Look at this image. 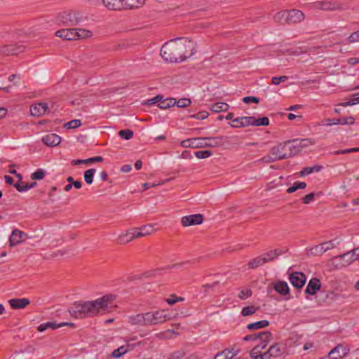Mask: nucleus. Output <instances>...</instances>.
<instances>
[{
    "label": "nucleus",
    "mask_w": 359,
    "mask_h": 359,
    "mask_svg": "<svg viewBox=\"0 0 359 359\" xmlns=\"http://www.w3.org/2000/svg\"><path fill=\"white\" fill-rule=\"evenodd\" d=\"M227 137H194L182 140L180 146L184 148H203V147H217L223 146L224 140Z\"/></svg>",
    "instance_id": "3"
},
{
    "label": "nucleus",
    "mask_w": 359,
    "mask_h": 359,
    "mask_svg": "<svg viewBox=\"0 0 359 359\" xmlns=\"http://www.w3.org/2000/svg\"><path fill=\"white\" fill-rule=\"evenodd\" d=\"M64 326H69V327H71L72 328L75 327L74 323H71V322H62L60 323H57L56 322L49 321V322H46V323L40 324L37 328V330L39 332H42L48 328H50L52 330H55L57 328L62 327Z\"/></svg>",
    "instance_id": "15"
},
{
    "label": "nucleus",
    "mask_w": 359,
    "mask_h": 359,
    "mask_svg": "<svg viewBox=\"0 0 359 359\" xmlns=\"http://www.w3.org/2000/svg\"><path fill=\"white\" fill-rule=\"evenodd\" d=\"M269 325V322L266 320H262L252 323H249L247 325V328L250 330H259L266 327Z\"/></svg>",
    "instance_id": "34"
},
{
    "label": "nucleus",
    "mask_w": 359,
    "mask_h": 359,
    "mask_svg": "<svg viewBox=\"0 0 359 359\" xmlns=\"http://www.w3.org/2000/svg\"><path fill=\"white\" fill-rule=\"evenodd\" d=\"M194 155L198 158H206L212 155V152L210 150H201L194 152Z\"/></svg>",
    "instance_id": "50"
},
{
    "label": "nucleus",
    "mask_w": 359,
    "mask_h": 359,
    "mask_svg": "<svg viewBox=\"0 0 359 359\" xmlns=\"http://www.w3.org/2000/svg\"><path fill=\"white\" fill-rule=\"evenodd\" d=\"M295 140L298 141V144L301 146V151L303 148L309 147V145H312L314 144V141L312 139L306 138V139H295Z\"/></svg>",
    "instance_id": "47"
},
{
    "label": "nucleus",
    "mask_w": 359,
    "mask_h": 359,
    "mask_svg": "<svg viewBox=\"0 0 359 359\" xmlns=\"http://www.w3.org/2000/svg\"><path fill=\"white\" fill-rule=\"evenodd\" d=\"M189 262H190L189 261H187V262H184L174 264L172 265H168V266H166L164 269H156L153 271H147V272L144 273V275L146 277L154 276L157 274H161V271H163L164 269H170L177 268V267L182 266L185 264H188Z\"/></svg>",
    "instance_id": "29"
},
{
    "label": "nucleus",
    "mask_w": 359,
    "mask_h": 359,
    "mask_svg": "<svg viewBox=\"0 0 359 359\" xmlns=\"http://www.w3.org/2000/svg\"><path fill=\"white\" fill-rule=\"evenodd\" d=\"M264 260V259H262L261 255L252 259L248 264V269H256L260 266H262L265 264Z\"/></svg>",
    "instance_id": "40"
},
{
    "label": "nucleus",
    "mask_w": 359,
    "mask_h": 359,
    "mask_svg": "<svg viewBox=\"0 0 359 359\" xmlns=\"http://www.w3.org/2000/svg\"><path fill=\"white\" fill-rule=\"evenodd\" d=\"M45 173L43 169L39 168L31 175V178L34 180H41L44 177Z\"/></svg>",
    "instance_id": "48"
},
{
    "label": "nucleus",
    "mask_w": 359,
    "mask_h": 359,
    "mask_svg": "<svg viewBox=\"0 0 359 359\" xmlns=\"http://www.w3.org/2000/svg\"><path fill=\"white\" fill-rule=\"evenodd\" d=\"M335 246L334 241H330L311 248L309 250V253L315 256L321 255L326 251L334 248Z\"/></svg>",
    "instance_id": "11"
},
{
    "label": "nucleus",
    "mask_w": 359,
    "mask_h": 359,
    "mask_svg": "<svg viewBox=\"0 0 359 359\" xmlns=\"http://www.w3.org/2000/svg\"><path fill=\"white\" fill-rule=\"evenodd\" d=\"M118 135L121 138L128 140L133 137V131L129 129L121 130Z\"/></svg>",
    "instance_id": "46"
},
{
    "label": "nucleus",
    "mask_w": 359,
    "mask_h": 359,
    "mask_svg": "<svg viewBox=\"0 0 359 359\" xmlns=\"http://www.w3.org/2000/svg\"><path fill=\"white\" fill-rule=\"evenodd\" d=\"M358 250L359 248L354 249L353 254H351V252H347L342 255L335 256L330 261L336 268H341L342 266H348L353 262V257L355 256V252Z\"/></svg>",
    "instance_id": "8"
},
{
    "label": "nucleus",
    "mask_w": 359,
    "mask_h": 359,
    "mask_svg": "<svg viewBox=\"0 0 359 359\" xmlns=\"http://www.w3.org/2000/svg\"><path fill=\"white\" fill-rule=\"evenodd\" d=\"M289 280L294 287L300 290L305 285L306 278L302 272H294L290 275Z\"/></svg>",
    "instance_id": "13"
},
{
    "label": "nucleus",
    "mask_w": 359,
    "mask_h": 359,
    "mask_svg": "<svg viewBox=\"0 0 359 359\" xmlns=\"http://www.w3.org/2000/svg\"><path fill=\"white\" fill-rule=\"evenodd\" d=\"M48 105L46 103L40 102L35 104H32L30 107V113L33 116H40L46 111Z\"/></svg>",
    "instance_id": "23"
},
{
    "label": "nucleus",
    "mask_w": 359,
    "mask_h": 359,
    "mask_svg": "<svg viewBox=\"0 0 359 359\" xmlns=\"http://www.w3.org/2000/svg\"><path fill=\"white\" fill-rule=\"evenodd\" d=\"M322 169L323 166L319 165H315L312 167H306L300 172V176L304 177L313 172H320Z\"/></svg>",
    "instance_id": "39"
},
{
    "label": "nucleus",
    "mask_w": 359,
    "mask_h": 359,
    "mask_svg": "<svg viewBox=\"0 0 359 359\" xmlns=\"http://www.w3.org/2000/svg\"><path fill=\"white\" fill-rule=\"evenodd\" d=\"M82 18L79 13L74 11H65L60 13L58 16V20L64 26H75L81 22Z\"/></svg>",
    "instance_id": "7"
},
{
    "label": "nucleus",
    "mask_w": 359,
    "mask_h": 359,
    "mask_svg": "<svg viewBox=\"0 0 359 359\" xmlns=\"http://www.w3.org/2000/svg\"><path fill=\"white\" fill-rule=\"evenodd\" d=\"M26 46L21 43L4 45L0 47V55H15L23 53Z\"/></svg>",
    "instance_id": "9"
},
{
    "label": "nucleus",
    "mask_w": 359,
    "mask_h": 359,
    "mask_svg": "<svg viewBox=\"0 0 359 359\" xmlns=\"http://www.w3.org/2000/svg\"><path fill=\"white\" fill-rule=\"evenodd\" d=\"M71 316L76 318H84L93 317L101 313L97 301H79L75 302L69 309Z\"/></svg>",
    "instance_id": "2"
},
{
    "label": "nucleus",
    "mask_w": 359,
    "mask_h": 359,
    "mask_svg": "<svg viewBox=\"0 0 359 359\" xmlns=\"http://www.w3.org/2000/svg\"><path fill=\"white\" fill-rule=\"evenodd\" d=\"M271 336L269 337H267L266 339H265L264 337H259L258 339L260 340V343L252 348V350L250 352V355L258 354L259 353H260L263 349H264L267 346L269 342L271 340Z\"/></svg>",
    "instance_id": "27"
},
{
    "label": "nucleus",
    "mask_w": 359,
    "mask_h": 359,
    "mask_svg": "<svg viewBox=\"0 0 359 359\" xmlns=\"http://www.w3.org/2000/svg\"><path fill=\"white\" fill-rule=\"evenodd\" d=\"M270 336H271V332L266 330V331L261 332L258 334L246 335L243 338V340L245 341H255V340H257L259 337H264L265 339H266L267 337H269Z\"/></svg>",
    "instance_id": "32"
},
{
    "label": "nucleus",
    "mask_w": 359,
    "mask_h": 359,
    "mask_svg": "<svg viewBox=\"0 0 359 359\" xmlns=\"http://www.w3.org/2000/svg\"><path fill=\"white\" fill-rule=\"evenodd\" d=\"M147 323L148 325L163 323L172 318V315L165 310L147 312Z\"/></svg>",
    "instance_id": "5"
},
{
    "label": "nucleus",
    "mask_w": 359,
    "mask_h": 359,
    "mask_svg": "<svg viewBox=\"0 0 359 359\" xmlns=\"http://www.w3.org/2000/svg\"><path fill=\"white\" fill-rule=\"evenodd\" d=\"M241 120V125H231L232 128H242L246 127L249 126H254L253 120L254 116H241L240 117Z\"/></svg>",
    "instance_id": "35"
},
{
    "label": "nucleus",
    "mask_w": 359,
    "mask_h": 359,
    "mask_svg": "<svg viewBox=\"0 0 359 359\" xmlns=\"http://www.w3.org/2000/svg\"><path fill=\"white\" fill-rule=\"evenodd\" d=\"M288 79V77L286 76H281L278 77H272L271 83L273 85H278L280 82H285Z\"/></svg>",
    "instance_id": "60"
},
{
    "label": "nucleus",
    "mask_w": 359,
    "mask_h": 359,
    "mask_svg": "<svg viewBox=\"0 0 359 359\" xmlns=\"http://www.w3.org/2000/svg\"><path fill=\"white\" fill-rule=\"evenodd\" d=\"M147 316V313L132 316L129 317L128 321L131 325H148Z\"/></svg>",
    "instance_id": "25"
},
{
    "label": "nucleus",
    "mask_w": 359,
    "mask_h": 359,
    "mask_svg": "<svg viewBox=\"0 0 359 359\" xmlns=\"http://www.w3.org/2000/svg\"><path fill=\"white\" fill-rule=\"evenodd\" d=\"M306 187V183L304 182H295L293 185L287 189V193L292 194L297 189H303Z\"/></svg>",
    "instance_id": "41"
},
{
    "label": "nucleus",
    "mask_w": 359,
    "mask_h": 359,
    "mask_svg": "<svg viewBox=\"0 0 359 359\" xmlns=\"http://www.w3.org/2000/svg\"><path fill=\"white\" fill-rule=\"evenodd\" d=\"M81 125V121L79 119L72 120L67 123H65V126L68 129H74L77 128Z\"/></svg>",
    "instance_id": "52"
},
{
    "label": "nucleus",
    "mask_w": 359,
    "mask_h": 359,
    "mask_svg": "<svg viewBox=\"0 0 359 359\" xmlns=\"http://www.w3.org/2000/svg\"><path fill=\"white\" fill-rule=\"evenodd\" d=\"M286 149L287 145H285V142L280 143L271 149L270 154L275 156L276 157H278V156H282L284 154H287V151Z\"/></svg>",
    "instance_id": "31"
},
{
    "label": "nucleus",
    "mask_w": 359,
    "mask_h": 359,
    "mask_svg": "<svg viewBox=\"0 0 359 359\" xmlns=\"http://www.w3.org/2000/svg\"><path fill=\"white\" fill-rule=\"evenodd\" d=\"M95 173V169L90 168L84 172L83 177L88 184H91L93 182V177Z\"/></svg>",
    "instance_id": "44"
},
{
    "label": "nucleus",
    "mask_w": 359,
    "mask_h": 359,
    "mask_svg": "<svg viewBox=\"0 0 359 359\" xmlns=\"http://www.w3.org/2000/svg\"><path fill=\"white\" fill-rule=\"evenodd\" d=\"M127 352V349L125 348L124 346H121L119 347L118 348L114 350L113 352H112V356L114 357V358H119L120 356H121L122 355H123L124 353H126Z\"/></svg>",
    "instance_id": "55"
},
{
    "label": "nucleus",
    "mask_w": 359,
    "mask_h": 359,
    "mask_svg": "<svg viewBox=\"0 0 359 359\" xmlns=\"http://www.w3.org/2000/svg\"><path fill=\"white\" fill-rule=\"evenodd\" d=\"M42 142L48 147H55L61 142V137L55 133H50L42 137Z\"/></svg>",
    "instance_id": "21"
},
{
    "label": "nucleus",
    "mask_w": 359,
    "mask_h": 359,
    "mask_svg": "<svg viewBox=\"0 0 359 359\" xmlns=\"http://www.w3.org/2000/svg\"><path fill=\"white\" fill-rule=\"evenodd\" d=\"M253 123L255 126H266L269 125V120L267 117L265 116L259 118H256L254 116Z\"/></svg>",
    "instance_id": "45"
},
{
    "label": "nucleus",
    "mask_w": 359,
    "mask_h": 359,
    "mask_svg": "<svg viewBox=\"0 0 359 359\" xmlns=\"http://www.w3.org/2000/svg\"><path fill=\"white\" fill-rule=\"evenodd\" d=\"M283 253V250L280 249H275L273 250H270L267 252L263 253L261 255L264 262V263L272 262L274 259Z\"/></svg>",
    "instance_id": "28"
},
{
    "label": "nucleus",
    "mask_w": 359,
    "mask_h": 359,
    "mask_svg": "<svg viewBox=\"0 0 359 359\" xmlns=\"http://www.w3.org/2000/svg\"><path fill=\"white\" fill-rule=\"evenodd\" d=\"M321 283L317 278H311L306 287L305 293L310 295H314L320 290Z\"/></svg>",
    "instance_id": "18"
},
{
    "label": "nucleus",
    "mask_w": 359,
    "mask_h": 359,
    "mask_svg": "<svg viewBox=\"0 0 359 359\" xmlns=\"http://www.w3.org/2000/svg\"><path fill=\"white\" fill-rule=\"evenodd\" d=\"M176 103V100L175 98H167L162 99L161 102L158 104V107L160 109H168L171 107H173Z\"/></svg>",
    "instance_id": "38"
},
{
    "label": "nucleus",
    "mask_w": 359,
    "mask_h": 359,
    "mask_svg": "<svg viewBox=\"0 0 359 359\" xmlns=\"http://www.w3.org/2000/svg\"><path fill=\"white\" fill-rule=\"evenodd\" d=\"M349 352V348L341 344H339L332 348L327 355L330 359H341Z\"/></svg>",
    "instance_id": "16"
},
{
    "label": "nucleus",
    "mask_w": 359,
    "mask_h": 359,
    "mask_svg": "<svg viewBox=\"0 0 359 359\" xmlns=\"http://www.w3.org/2000/svg\"><path fill=\"white\" fill-rule=\"evenodd\" d=\"M358 102H359V97L353 98L351 101L340 103L339 105H341L342 107H347V106L356 104Z\"/></svg>",
    "instance_id": "64"
},
{
    "label": "nucleus",
    "mask_w": 359,
    "mask_h": 359,
    "mask_svg": "<svg viewBox=\"0 0 359 359\" xmlns=\"http://www.w3.org/2000/svg\"><path fill=\"white\" fill-rule=\"evenodd\" d=\"M229 108L228 104L224 102H217L211 105L210 109L213 112L226 111Z\"/></svg>",
    "instance_id": "36"
},
{
    "label": "nucleus",
    "mask_w": 359,
    "mask_h": 359,
    "mask_svg": "<svg viewBox=\"0 0 359 359\" xmlns=\"http://www.w3.org/2000/svg\"><path fill=\"white\" fill-rule=\"evenodd\" d=\"M25 182H23L22 181L21 182H19L18 181L16 183H15L13 184V187L19 191V192H22V191H25Z\"/></svg>",
    "instance_id": "63"
},
{
    "label": "nucleus",
    "mask_w": 359,
    "mask_h": 359,
    "mask_svg": "<svg viewBox=\"0 0 359 359\" xmlns=\"http://www.w3.org/2000/svg\"><path fill=\"white\" fill-rule=\"evenodd\" d=\"M315 197V193L311 192L309 194H306L302 198V202L304 204H309L311 201H312L314 199Z\"/></svg>",
    "instance_id": "62"
},
{
    "label": "nucleus",
    "mask_w": 359,
    "mask_h": 359,
    "mask_svg": "<svg viewBox=\"0 0 359 359\" xmlns=\"http://www.w3.org/2000/svg\"><path fill=\"white\" fill-rule=\"evenodd\" d=\"M259 309V307H256L254 305L245 306L242 309L241 315L243 316H249L254 314Z\"/></svg>",
    "instance_id": "43"
},
{
    "label": "nucleus",
    "mask_w": 359,
    "mask_h": 359,
    "mask_svg": "<svg viewBox=\"0 0 359 359\" xmlns=\"http://www.w3.org/2000/svg\"><path fill=\"white\" fill-rule=\"evenodd\" d=\"M276 18L283 20L288 24H294L301 22L304 18V13L299 10L283 11L276 15Z\"/></svg>",
    "instance_id": "6"
},
{
    "label": "nucleus",
    "mask_w": 359,
    "mask_h": 359,
    "mask_svg": "<svg viewBox=\"0 0 359 359\" xmlns=\"http://www.w3.org/2000/svg\"><path fill=\"white\" fill-rule=\"evenodd\" d=\"M163 99V96L161 95H157L156 96L154 97L153 98L148 100L146 102V104L148 105H152L156 103H160Z\"/></svg>",
    "instance_id": "58"
},
{
    "label": "nucleus",
    "mask_w": 359,
    "mask_h": 359,
    "mask_svg": "<svg viewBox=\"0 0 359 359\" xmlns=\"http://www.w3.org/2000/svg\"><path fill=\"white\" fill-rule=\"evenodd\" d=\"M23 236H27L23 231L17 229H14L9 237L10 247H13L20 243L23 240Z\"/></svg>",
    "instance_id": "19"
},
{
    "label": "nucleus",
    "mask_w": 359,
    "mask_h": 359,
    "mask_svg": "<svg viewBox=\"0 0 359 359\" xmlns=\"http://www.w3.org/2000/svg\"><path fill=\"white\" fill-rule=\"evenodd\" d=\"M209 113L206 111H199L198 113L190 116V118H194L197 120H204L208 118Z\"/></svg>",
    "instance_id": "54"
},
{
    "label": "nucleus",
    "mask_w": 359,
    "mask_h": 359,
    "mask_svg": "<svg viewBox=\"0 0 359 359\" xmlns=\"http://www.w3.org/2000/svg\"><path fill=\"white\" fill-rule=\"evenodd\" d=\"M315 7L317 9L326 11L341 10L343 8L342 4L336 0H325L317 1L315 3Z\"/></svg>",
    "instance_id": "10"
},
{
    "label": "nucleus",
    "mask_w": 359,
    "mask_h": 359,
    "mask_svg": "<svg viewBox=\"0 0 359 359\" xmlns=\"http://www.w3.org/2000/svg\"><path fill=\"white\" fill-rule=\"evenodd\" d=\"M102 4L109 10H124V3L122 0H102Z\"/></svg>",
    "instance_id": "22"
},
{
    "label": "nucleus",
    "mask_w": 359,
    "mask_h": 359,
    "mask_svg": "<svg viewBox=\"0 0 359 359\" xmlns=\"http://www.w3.org/2000/svg\"><path fill=\"white\" fill-rule=\"evenodd\" d=\"M183 38H176L165 43L161 48V55L164 60L170 62H180L190 57L193 54L194 44L191 40L177 42Z\"/></svg>",
    "instance_id": "1"
},
{
    "label": "nucleus",
    "mask_w": 359,
    "mask_h": 359,
    "mask_svg": "<svg viewBox=\"0 0 359 359\" xmlns=\"http://www.w3.org/2000/svg\"><path fill=\"white\" fill-rule=\"evenodd\" d=\"M76 39H87L92 36L93 33L91 31L85 29L74 28Z\"/></svg>",
    "instance_id": "37"
},
{
    "label": "nucleus",
    "mask_w": 359,
    "mask_h": 359,
    "mask_svg": "<svg viewBox=\"0 0 359 359\" xmlns=\"http://www.w3.org/2000/svg\"><path fill=\"white\" fill-rule=\"evenodd\" d=\"M203 222V215L201 214H194L188 216H184L181 222L183 226H189L201 224Z\"/></svg>",
    "instance_id": "17"
},
{
    "label": "nucleus",
    "mask_w": 359,
    "mask_h": 359,
    "mask_svg": "<svg viewBox=\"0 0 359 359\" xmlns=\"http://www.w3.org/2000/svg\"><path fill=\"white\" fill-rule=\"evenodd\" d=\"M349 43L359 42V34L358 32L356 31L352 33L346 39Z\"/></svg>",
    "instance_id": "57"
},
{
    "label": "nucleus",
    "mask_w": 359,
    "mask_h": 359,
    "mask_svg": "<svg viewBox=\"0 0 359 359\" xmlns=\"http://www.w3.org/2000/svg\"><path fill=\"white\" fill-rule=\"evenodd\" d=\"M332 121L333 125H353L355 122V119L353 116L332 118Z\"/></svg>",
    "instance_id": "33"
},
{
    "label": "nucleus",
    "mask_w": 359,
    "mask_h": 359,
    "mask_svg": "<svg viewBox=\"0 0 359 359\" xmlns=\"http://www.w3.org/2000/svg\"><path fill=\"white\" fill-rule=\"evenodd\" d=\"M273 289L280 294L283 296L290 294V288L288 285L285 281H278L273 284Z\"/></svg>",
    "instance_id": "26"
},
{
    "label": "nucleus",
    "mask_w": 359,
    "mask_h": 359,
    "mask_svg": "<svg viewBox=\"0 0 359 359\" xmlns=\"http://www.w3.org/2000/svg\"><path fill=\"white\" fill-rule=\"evenodd\" d=\"M116 296L115 294H106L102 296L100 298H97L96 299L97 304L99 306V308L101 312H105L108 311L111 306L110 305L114 300H115Z\"/></svg>",
    "instance_id": "14"
},
{
    "label": "nucleus",
    "mask_w": 359,
    "mask_h": 359,
    "mask_svg": "<svg viewBox=\"0 0 359 359\" xmlns=\"http://www.w3.org/2000/svg\"><path fill=\"white\" fill-rule=\"evenodd\" d=\"M280 156H278V157H276L275 156H272V155L266 156L263 157L262 161L266 163H271V162H274V161H276L278 160H282L283 158Z\"/></svg>",
    "instance_id": "61"
},
{
    "label": "nucleus",
    "mask_w": 359,
    "mask_h": 359,
    "mask_svg": "<svg viewBox=\"0 0 359 359\" xmlns=\"http://www.w3.org/2000/svg\"><path fill=\"white\" fill-rule=\"evenodd\" d=\"M243 102L245 104L250 102L258 104L259 102V98L255 96H246L243 98Z\"/></svg>",
    "instance_id": "56"
},
{
    "label": "nucleus",
    "mask_w": 359,
    "mask_h": 359,
    "mask_svg": "<svg viewBox=\"0 0 359 359\" xmlns=\"http://www.w3.org/2000/svg\"><path fill=\"white\" fill-rule=\"evenodd\" d=\"M103 158L100 156L90 157L87 159H77V160H72L71 162V164L73 165H78L81 164H88L91 163H95V162H102L103 161Z\"/></svg>",
    "instance_id": "30"
},
{
    "label": "nucleus",
    "mask_w": 359,
    "mask_h": 359,
    "mask_svg": "<svg viewBox=\"0 0 359 359\" xmlns=\"http://www.w3.org/2000/svg\"><path fill=\"white\" fill-rule=\"evenodd\" d=\"M55 36L67 41L76 40L74 28L57 30L55 32Z\"/></svg>",
    "instance_id": "20"
},
{
    "label": "nucleus",
    "mask_w": 359,
    "mask_h": 359,
    "mask_svg": "<svg viewBox=\"0 0 359 359\" xmlns=\"http://www.w3.org/2000/svg\"><path fill=\"white\" fill-rule=\"evenodd\" d=\"M267 351L271 357H277L283 353V351L280 349V345L278 344H274L272 345Z\"/></svg>",
    "instance_id": "42"
},
{
    "label": "nucleus",
    "mask_w": 359,
    "mask_h": 359,
    "mask_svg": "<svg viewBox=\"0 0 359 359\" xmlns=\"http://www.w3.org/2000/svg\"><path fill=\"white\" fill-rule=\"evenodd\" d=\"M184 300V297H177L176 294H171L170 297L165 299V302L170 304L173 305L178 302H182Z\"/></svg>",
    "instance_id": "51"
},
{
    "label": "nucleus",
    "mask_w": 359,
    "mask_h": 359,
    "mask_svg": "<svg viewBox=\"0 0 359 359\" xmlns=\"http://www.w3.org/2000/svg\"><path fill=\"white\" fill-rule=\"evenodd\" d=\"M191 104V101L189 98H181L177 101L176 100L175 104L180 108H184L190 106Z\"/></svg>",
    "instance_id": "49"
},
{
    "label": "nucleus",
    "mask_w": 359,
    "mask_h": 359,
    "mask_svg": "<svg viewBox=\"0 0 359 359\" xmlns=\"http://www.w3.org/2000/svg\"><path fill=\"white\" fill-rule=\"evenodd\" d=\"M154 231L153 226L148 224L142 226L140 228L132 229L126 234L119 236L118 243L120 244L127 243L134 238L150 235Z\"/></svg>",
    "instance_id": "4"
},
{
    "label": "nucleus",
    "mask_w": 359,
    "mask_h": 359,
    "mask_svg": "<svg viewBox=\"0 0 359 359\" xmlns=\"http://www.w3.org/2000/svg\"><path fill=\"white\" fill-rule=\"evenodd\" d=\"M297 143L298 141L295 140V139L285 142V145H287L286 150L287 153L283 154L280 157H282L283 159H285L298 154L301 151V146Z\"/></svg>",
    "instance_id": "12"
},
{
    "label": "nucleus",
    "mask_w": 359,
    "mask_h": 359,
    "mask_svg": "<svg viewBox=\"0 0 359 359\" xmlns=\"http://www.w3.org/2000/svg\"><path fill=\"white\" fill-rule=\"evenodd\" d=\"M252 294V292L250 289H247L245 290H243L238 294V298L241 300H245L248 297H251Z\"/></svg>",
    "instance_id": "53"
},
{
    "label": "nucleus",
    "mask_w": 359,
    "mask_h": 359,
    "mask_svg": "<svg viewBox=\"0 0 359 359\" xmlns=\"http://www.w3.org/2000/svg\"><path fill=\"white\" fill-rule=\"evenodd\" d=\"M250 355L252 358H253L255 359H269L271 358L268 351H266L264 353H262V351H261L258 354Z\"/></svg>",
    "instance_id": "59"
},
{
    "label": "nucleus",
    "mask_w": 359,
    "mask_h": 359,
    "mask_svg": "<svg viewBox=\"0 0 359 359\" xmlns=\"http://www.w3.org/2000/svg\"><path fill=\"white\" fill-rule=\"evenodd\" d=\"M8 302L11 307L13 309H24L30 304V301L27 298L11 299Z\"/></svg>",
    "instance_id": "24"
}]
</instances>
